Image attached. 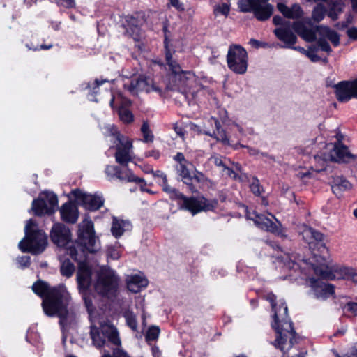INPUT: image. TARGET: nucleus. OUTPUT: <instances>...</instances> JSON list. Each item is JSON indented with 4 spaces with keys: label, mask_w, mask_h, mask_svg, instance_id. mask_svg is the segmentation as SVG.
Masks as SVG:
<instances>
[{
    "label": "nucleus",
    "mask_w": 357,
    "mask_h": 357,
    "mask_svg": "<svg viewBox=\"0 0 357 357\" xmlns=\"http://www.w3.org/2000/svg\"><path fill=\"white\" fill-rule=\"evenodd\" d=\"M316 31L321 36L327 38L335 47H337L340 45L339 34L335 31L330 29L328 26H317Z\"/></svg>",
    "instance_id": "nucleus-30"
},
{
    "label": "nucleus",
    "mask_w": 357,
    "mask_h": 357,
    "mask_svg": "<svg viewBox=\"0 0 357 357\" xmlns=\"http://www.w3.org/2000/svg\"><path fill=\"white\" fill-rule=\"evenodd\" d=\"M172 82L174 83V90L180 91L187 96L191 93V88L195 82L192 74L190 71H181L176 75H172Z\"/></svg>",
    "instance_id": "nucleus-18"
},
{
    "label": "nucleus",
    "mask_w": 357,
    "mask_h": 357,
    "mask_svg": "<svg viewBox=\"0 0 357 357\" xmlns=\"http://www.w3.org/2000/svg\"><path fill=\"white\" fill-rule=\"evenodd\" d=\"M109 132L110 135L116 139L114 143L118 142L115 146V160L122 167H127L128 163L132 160V141L128 137L121 135L117 128L114 126L109 128Z\"/></svg>",
    "instance_id": "nucleus-7"
},
{
    "label": "nucleus",
    "mask_w": 357,
    "mask_h": 357,
    "mask_svg": "<svg viewBox=\"0 0 357 357\" xmlns=\"http://www.w3.org/2000/svg\"><path fill=\"white\" fill-rule=\"evenodd\" d=\"M36 225L30 219L25 226V236L19 243V248L22 252L38 255L44 251L47 244V237L45 232L33 229Z\"/></svg>",
    "instance_id": "nucleus-5"
},
{
    "label": "nucleus",
    "mask_w": 357,
    "mask_h": 357,
    "mask_svg": "<svg viewBox=\"0 0 357 357\" xmlns=\"http://www.w3.org/2000/svg\"><path fill=\"white\" fill-rule=\"evenodd\" d=\"M313 159L315 162L313 167L314 171L320 172L326 169L327 160H329L328 155H324L323 158L319 155H314Z\"/></svg>",
    "instance_id": "nucleus-40"
},
{
    "label": "nucleus",
    "mask_w": 357,
    "mask_h": 357,
    "mask_svg": "<svg viewBox=\"0 0 357 357\" xmlns=\"http://www.w3.org/2000/svg\"><path fill=\"white\" fill-rule=\"evenodd\" d=\"M144 21V17L141 13H135L133 15H128L126 17L123 26L126 32L129 33L131 36H138L140 26Z\"/></svg>",
    "instance_id": "nucleus-23"
},
{
    "label": "nucleus",
    "mask_w": 357,
    "mask_h": 357,
    "mask_svg": "<svg viewBox=\"0 0 357 357\" xmlns=\"http://www.w3.org/2000/svg\"><path fill=\"white\" fill-rule=\"evenodd\" d=\"M347 36L352 40H357V28L351 27L347 31Z\"/></svg>",
    "instance_id": "nucleus-56"
},
{
    "label": "nucleus",
    "mask_w": 357,
    "mask_h": 357,
    "mask_svg": "<svg viewBox=\"0 0 357 357\" xmlns=\"http://www.w3.org/2000/svg\"><path fill=\"white\" fill-rule=\"evenodd\" d=\"M268 0H239L238 8L241 12H252L255 17L260 21L268 20L272 15L273 7L266 4Z\"/></svg>",
    "instance_id": "nucleus-11"
},
{
    "label": "nucleus",
    "mask_w": 357,
    "mask_h": 357,
    "mask_svg": "<svg viewBox=\"0 0 357 357\" xmlns=\"http://www.w3.org/2000/svg\"><path fill=\"white\" fill-rule=\"evenodd\" d=\"M285 266L295 271H299L304 275L310 274L312 271L323 279L334 280L335 272H340L343 274L349 273V268L346 267L339 268L337 265H330L328 259L321 255L313 254L307 259H300L292 255Z\"/></svg>",
    "instance_id": "nucleus-4"
},
{
    "label": "nucleus",
    "mask_w": 357,
    "mask_h": 357,
    "mask_svg": "<svg viewBox=\"0 0 357 357\" xmlns=\"http://www.w3.org/2000/svg\"><path fill=\"white\" fill-rule=\"evenodd\" d=\"M73 195L79 204L88 211H97L104 204L105 200L102 196L96 194H86L79 190H75L73 191Z\"/></svg>",
    "instance_id": "nucleus-15"
},
{
    "label": "nucleus",
    "mask_w": 357,
    "mask_h": 357,
    "mask_svg": "<svg viewBox=\"0 0 357 357\" xmlns=\"http://www.w3.org/2000/svg\"><path fill=\"white\" fill-rule=\"evenodd\" d=\"M145 158H150L152 157L155 160H158L160 157V153L158 150L153 149L147 151L144 153Z\"/></svg>",
    "instance_id": "nucleus-54"
},
{
    "label": "nucleus",
    "mask_w": 357,
    "mask_h": 357,
    "mask_svg": "<svg viewBox=\"0 0 357 357\" xmlns=\"http://www.w3.org/2000/svg\"><path fill=\"white\" fill-rule=\"evenodd\" d=\"M335 93L339 102H345L354 98L352 82L342 81L334 85Z\"/></svg>",
    "instance_id": "nucleus-22"
},
{
    "label": "nucleus",
    "mask_w": 357,
    "mask_h": 357,
    "mask_svg": "<svg viewBox=\"0 0 357 357\" xmlns=\"http://www.w3.org/2000/svg\"><path fill=\"white\" fill-rule=\"evenodd\" d=\"M294 32L299 35L307 42H313L317 39L316 28H309L303 22L296 21L293 22Z\"/></svg>",
    "instance_id": "nucleus-25"
},
{
    "label": "nucleus",
    "mask_w": 357,
    "mask_h": 357,
    "mask_svg": "<svg viewBox=\"0 0 357 357\" xmlns=\"http://www.w3.org/2000/svg\"><path fill=\"white\" fill-rule=\"evenodd\" d=\"M174 130L178 135H179L181 137H184L185 131L184 130V129L182 127L175 126Z\"/></svg>",
    "instance_id": "nucleus-61"
},
{
    "label": "nucleus",
    "mask_w": 357,
    "mask_h": 357,
    "mask_svg": "<svg viewBox=\"0 0 357 357\" xmlns=\"http://www.w3.org/2000/svg\"><path fill=\"white\" fill-rule=\"evenodd\" d=\"M216 199L208 200L204 197H186L185 196L179 208L190 211L192 215H195L202 211H213L218 206Z\"/></svg>",
    "instance_id": "nucleus-13"
},
{
    "label": "nucleus",
    "mask_w": 357,
    "mask_h": 357,
    "mask_svg": "<svg viewBox=\"0 0 357 357\" xmlns=\"http://www.w3.org/2000/svg\"><path fill=\"white\" fill-rule=\"evenodd\" d=\"M317 47L315 45H312L307 50L305 56H307L311 61L318 62L320 61L321 58L317 54Z\"/></svg>",
    "instance_id": "nucleus-46"
},
{
    "label": "nucleus",
    "mask_w": 357,
    "mask_h": 357,
    "mask_svg": "<svg viewBox=\"0 0 357 357\" xmlns=\"http://www.w3.org/2000/svg\"><path fill=\"white\" fill-rule=\"evenodd\" d=\"M304 234L307 237H310V241H308L309 244H311L314 242L321 243L323 242L324 236L320 231L310 227L304 231Z\"/></svg>",
    "instance_id": "nucleus-37"
},
{
    "label": "nucleus",
    "mask_w": 357,
    "mask_h": 357,
    "mask_svg": "<svg viewBox=\"0 0 357 357\" xmlns=\"http://www.w3.org/2000/svg\"><path fill=\"white\" fill-rule=\"evenodd\" d=\"M119 279L110 269L100 271L95 284L96 291L102 296H114L116 292Z\"/></svg>",
    "instance_id": "nucleus-8"
},
{
    "label": "nucleus",
    "mask_w": 357,
    "mask_h": 357,
    "mask_svg": "<svg viewBox=\"0 0 357 357\" xmlns=\"http://www.w3.org/2000/svg\"><path fill=\"white\" fill-rule=\"evenodd\" d=\"M250 190L251 191L257 196L261 195V185L259 184V181L257 178H255L253 179L252 183L250 184Z\"/></svg>",
    "instance_id": "nucleus-50"
},
{
    "label": "nucleus",
    "mask_w": 357,
    "mask_h": 357,
    "mask_svg": "<svg viewBox=\"0 0 357 357\" xmlns=\"http://www.w3.org/2000/svg\"><path fill=\"white\" fill-rule=\"evenodd\" d=\"M33 291L43 299L42 307L49 317L57 316L62 330L75 321V313L69 309L70 295L63 285L50 287L45 281L38 280L32 285Z\"/></svg>",
    "instance_id": "nucleus-2"
},
{
    "label": "nucleus",
    "mask_w": 357,
    "mask_h": 357,
    "mask_svg": "<svg viewBox=\"0 0 357 357\" xmlns=\"http://www.w3.org/2000/svg\"><path fill=\"white\" fill-rule=\"evenodd\" d=\"M258 215L259 213H257L255 211H246L245 217L247 219L252 220L255 223Z\"/></svg>",
    "instance_id": "nucleus-57"
},
{
    "label": "nucleus",
    "mask_w": 357,
    "mask_h": 357,
    "mask_svg": "<svg viewBox=\"0 0 357 357\" xmlns=\"http://www.w3.org/2000/svg\"><path fill=\"white\" fill-rule=\"evenodd\" d=\"M141 132L143 135V142L145 143L147 142H153L154 139V135L150 129L149 124L148 121H144L142 127H141Z\"/></svg>",
    "instance_id": "nucleus-42"
},
{
    "label": "nucleus",
    "mask_w": 357,
    "mask_h": 357,
    "mask_svg": "<svg viewBox=\"0 0 357 357\" xmlns=\"http://www.w3.org/2000/svg\"><path fill=\"white\" fill-rule=\"evenodd\" d=\"M230 5L227 3H222L213 6V14L215 17L222 15L227 17L230 13Z\"/></svg>",
    "instance_id": "nucleus-39"
},
{
    "label": "nucleus",
    "mask_w": 357,
    "mask_h": 357,
    "mask_svg": "<svg viewBox=\"0 0 357 357\" xmlns=\"http://www.w3.org/2000/svg\"><path fill=\"white\" fill-rule=\"evenodd\" d=\"M191 178L192 181L190 183L196 188V190L193 193H197L199 191V184L205 183L206 181V177L202 172L196 170L193 175H191Z\"/></svg>",
    "instance_id": "nucleus-41"
},
{
    "label": "nucleus",
    "mask_w": 357,
    "mask_h": 357,
    "mask_svg": "<svg viewBox=\"0 0 357 357\" xmlns=\"http://www.w3.org/2000/svg\"><path fill=\"white\" fill-rule=\"evenodd\" d=\"M273 23L277 26L273 33L276 38L284 44L283 47H292L297 40V37L294 32L293 22L284 20L281 16L275 15L273 18Z\"/></svg>",
    "instance_id": "nucleus-10"
},
{
    "label": "nucleus",
    "mask_w": 357,
    "mask_h": 357,
    "mask_svg": "<svg viewBox=\"0 0 357 357\" xmlns=\"http://www.w3.org/2000/svg\"><path fill=\"white\" fill-rule=\"evenodd\" d=\"M50 239L58 247H65L71 241V231L63 223H55L50 231Z\"/></svg>",
    "instance_id": "nucleus-16"
},
{
    "label": "nucleus",
    "mask_w": 357,
    "mask_h": 357,
    "mask_svg": "<svg viewBox=\"0 0 357 357\" xmlns=\"http://www.w3.org/2000/svg\"><path fill=\"white\" fill-rule=\"evenodd\" d=\"M344 4L341 1H333L329 6L328 10H326L327 15L333 20L338 19L339 15L342 13Z\"/></svg>",
    "instance_id": "nucleus-34"
},
{
    "label": "nucleus",
    "mask_w": 357,
    "mask_h": 357,
    "mask_svg": "<svg viewBox=\"0 0 357 357\" xmlns=\"http://www.w3.org/2000/svg\"><path fill=\"white\" fill-rule=\"evenodd\" d=\"M127 325L133 331H137V321L136 317L132 313H128L125 315Z\"/></svg>",
    "instance_id": "nucleus-47"
},
{
    "label": "nucleus",
    "mask_w": 357,
    "mask_h": 357,
    "mask_svg": "<svg viewBox=\"0 0 357 357\" xmlns=\"http://www.w3.org/2000/svg\"><path fill=\"white\" fill-rule=\"evenodd\" d=\"M129 226V222L114 218L111 227L112 234L116 238H119L123 234L126 227Z\"/></svg>",
    "instance_id": "nucleus-32"
},
{
    "label": "nucleus",
    "mask_w": 357,
    "mask_h": 357,
    "mask_svg": "<svg viewBox=\"0 0 357 357\" xmlns=\"http://www.w3.org/2000/svg\"><path fill=\"white\" fill-rule=\"evenodd\" d=\"M307 282L317 298L326 299L335 293V287L333 284L325 283L320 279L309 278Z\"/></svg>",
    "instance_id": "nucleus-19"
},
{
    "label": "nucleus",
    "mask_w": 357,
    "mask_h": 357,
    "mask_svg": "<svg viewBox=\"0 0 357 357\" xmlns=\"http://www.w3.org/2000/svg\"><path fill=\"white\" fill-rule=\"evenodd\" d=\"M140 84L141 91H145L146 93L155 91L158 93L160 96H162L163 95L162 89L156 85L154 83L153 79L150 77L140 76Z\"/></svg>",
    "instance_id": "nucleus-31"
},
{
    "label": "nucleus",
    "mask_w": 357,
    "mask_h": 357,
    "mask_svg": "<svg viewBox=\"0 0 357 357\" xmlns=\"http://www.w3.org/2000/svg\"><path fill=\"white\" fill-rule=\"evenodd\" d=\"M17 261L22 268H27L31 264V257L29 256H22L18 258Z\"/></svg>",
    "instance_id": "nucleus-52"
},
{
    "label": "nucleus",
    "mask_w": 357,
    "mask_h": 357,
    "mask_svg": "<svg viewBox=\"0 0 357 357\" xmlns=\"http://www.w3.org/2000/svg\"><path fill=\"white\" fill-rule=\"evenodd\" d=\"M126 283L129 291L137 293L148 285V280L143 275L135 274L128 277Z\"/></svg>",
    "instance_id": "nucleus-27"
},
{
    "label": "nucleus",
    "mask_w": 357,
    "mask_h": 357,
    "mask_svg": "<svg viewBox=\"0 0 357 357\" xmlns=\"http://www.w3.org/2000/svg\"><path fill=\"white\" fill-rule=\"evenodd\" d=\"M124 87L131 93L137 94L139 91H141L140 77L132 79L129 84L125 85Z\"/></svg>",
    "instance_id": "nucleus-44"
},
{
    "label": "nucleus",
    "mask_w": 357,
    "mask_h": 357,
    "mask_svg": "<svg viewBox=\"0 0 357 357\" xmlns=\"http://www.w3.org/2000/svg\"><path fill=\"white\" fill-rule=\"evenodd\" d=\"M248 53L240 45H231L227 55L228 68L236 74L245 73L248 68Z\"/></svg>",
    "instance_id": "nucleus-9"
},
{
    "label": "nucleus",
    "mask_w": 357,
    "mask_h": 357,
    "mask_svg": "<svg viewBox=\"0 0 357 357\" xmlns=\"http://www.w3.org/2000/svg\"><path fill=\"white\" fill-rule=\"evenodd\" d=\"M174 160L178 162L179 164H183V162H186L183 153L181 152H178L176 153V155L174 157Z\"/></svg>",
    "instance_id": "nucleus-58"
},
{
    "label": "nucleus",
    "mask_w": 357,
    "mask_h": 357,
    "mask_svg": "<svg viewBox=\"0 0 357 357\" xmlns=\"http://www.w3.org/2000/svg\"><path fill=\"white\" fill-rule=\"evenodd\" d=\"M266 300L270 302L273 312L271 327L277 333L273 343L275 347L282 351L284 345L289 342V348H291L298 342L299 337L296 333L293 322L288 315V307L284 300L277 301V296L273 292H268L265 296Z\"/></svg>",
    "instance_id": "nucleus-3"
},
{
    "label": "nucleus",
    "mask_w": 357,
    "mask_h": 357,
    "mask_svg": "<svg viewBox=\"0 0 357 357\" xmlns=\"http://www.w3.org/2000/svg\"><path fill=\"white\" fill-rule=\"evenodd\" d=\"M57 206V196L52 192L44 191L37 199H33L31 209L36 215L42 216L54 213Z\"/></svg>",
    "instance_id": "nucleus-12"
},
{
    "label": "nucleus",
    "mask_w": 357,
    "mask_h": 357,
    "mask_svg": "<svg viewBox=\"0 0 357 357\" xmlns=\"http://www.w3.org/2000/svg\"><path fill=\"white\" fill-rule=\"evenodd\" d=\"M169 39L167 36L165 37L164 40V47L165 61L167 65L169 66L170 70L172 73V75H176L177 73H180L181 71V67L179 63L174 59H173V54L175 52L174 50H172L169 47Z\"/></svg>",
    "instance_id": "nucleus-26"
},
{
    "label": "nucleus",
    "mask_w": 357,
    "mask_h": 357,
    "mask_svg": "<svg viewBox=\"0 0 357 357\" xmlns=\"http://www.w3.org/2000/svg\"><path fill=\"white\" fill-rule=\"evenodd\" d=\"M84 303H85L86 307H87L88 310H89L91 308L93 307L92 300L90 298L86 297V296H85L84 298Z\"/></svg>",
    "instance_id": "nucleus-62"
},
{
    "label": "nucleus",
    "mask_w": 357,
    "mask_h": 357,
    "mask_svg": "<svg viewBox=\"0 0 357 357\" xmlns=\"http://www.w3.org/2000/svg\"><path fill=\"white\" fill-rule=\"evenodd\" d=\"M213 162L217 166H221V167H223L224 168H225V167H226L224 165L222 160L220 158H219V157H214L213 158Z\"/></svg>",
    "instance_id": "nucleus-64"
},
{
    "label": "nucleus",
    "mask_w": 357,
    "mask_h": 357,
    "mask_svg": "<svg viewBox=\"0 0 357 357\" xmlns=\"http://www.w3.org/2000/svg\"><path fill=\"white\" fill-rule=\"evenodd\" d=\"M317 44L322 51L326 52L328 54L332 52V49L329 43L326 41L325 38H320L317 40Z\"/></svg>",
    "instance_id": "nucleus-48"
},
{
    "label": "nucleus",
    "mask_w": 357,
    "mask_h": 357,
    "mask_svg": "<svg viewBox=\"0 0 357 357\" xmlns=\"http://www.w3.org/2000/svg\"><path fill=\"white\" fill-rule=\"evenodd\" d=\"M347 310L352 313L354 316H357V303L349 302L347 304Z\"/></svg>",
    "instance_id": "nucleus-55"
},
{
    "label": "nucleus",
    "mask_w": 357,
    "mask_h": 357,
    "mask_svg": "<svg viewBox=\"0 0 357 357\" xmlns=\"http://www.w3.org/2000/svg\"><path fill=\"white\" fill-rule=\"evenodd\" d=\"M255 224L261 229L276 234L278 236H286L283 234V229L281 227V225L280 224V226H278L264 214L259 213Z\"/></svg>",
    "instance_id": "nucleus-21"
},
{
    "label": "nucleus",
    "mask_w": 357,
    "mask_h": 357,
    "mask_svg": "<svg viewBox=\"0 0 357 357\" xmlns=\"http://www.w3.org/2000/svg\"><path fill=\"white\" fill-rule=\"evenodd\" d=\"M109 82V81L107 79H96L93 83H89L86 88L89 89L91 95L96 96L99 92V86Z\"/></svg>",
    "instance_id": "nucleus-43"
},
{
    "label": "nucleus",
    "mask_w": 357,
    "mask_h": 357,
    "mask_svg": "<svg viewBox=\"0 0 357 357\" xmlns=\"http://www.w3.org/2000/svg\"><path fill=\"white\" fill-rule=\"evenodd\" d=\"M89 333L93 345L98 349L105 346L106 340L118 347L121 344L119 332L112 325L103 324L98 327L92 324L90 326Z\"/></svg>",
    "instance_id": "nucleus-6"
},
{
    "label": "nucleus",
    "mask_w": 357,
    "mask_h": 357,
    "mask_svg": "<svg viewBox=\"0 0 357 357\" xmlns=\"http://www.w3.org/2000/svg\"><path fill=\"white\" fill-rule=\"evenodd\" d=\"M162 186L163 191L165 192L166 193H167L168 195H170L173 192V190H175L174 188L171 187L168 184L167 181L165 183L162 182Z\"/></svg>",
    "instance_id": "nucleus-59"
},
{
    "label": "nucleus",
    "mask_w": 357,
    "mask_h": 357,
    "mask_svg": "<svg viewBox=\"0 0 357 357\" xmlns=\"http://www.w3.org/2000/svg\"><path fill=\"white\" fill-rule=\"evenodd\" d=\"M109 255L113 259H117L119 258V252L114 250L112 249L109 251Z\"/></svg>",
    "instance_id": "nucleus-63"
},
{
    "label": "nucleus",
    "mask_w": 357,
    "mask_h": 357,
    "mask_svg": "<svg viewBox=\"0 0 357 357\" xmlns=\"http://www.w3.org/2000/svg\"><path fill=\"white\" fill-rule=\"evenodd\" d=\"M100 248L93 222L86 218L78 225L77 239L67 250L70 257L78 264L77 281L78 287L82 291L89 289L92 280V271L87 262V254L95 253Z\"/></svg>",
    "instance_id": "nucleus-1"
},
{
    "label": "nucleus",
    "mask_w": 357,
    "mask_h": 357,
    "mask_svg": "<svg viewBox=\"0 0 357 357\" xmlns=\"http://www.w3.org/2000/svg\"><path fill=\"white\" fill-rule=\"evenodd\" d=\"M277 8L287 19L298 20L303 15V10L298 3H294L289 7L285 3L280 2L277 3Z\"/></svg>",
    "instance_id": "nucleus-24"
},
{
    "label": "nucleus",
    "mask_w": 357,
    "mask_h": 357,
    "mask_svg": "<svg viewBox=\"0 0 357 357\" xmlns=\"http://www.w3.org/2000/svg\"><path fill=\"white\" fill-rule=\"evenodd\" d=\"M145 172L152 173L155 178H160L163 183H165L167 180V175L160 170L153 171V169H151V171H145Z\"/></svg>",
    "instance_id": "nucleus-53"
},
{
    "label": "nucleus",
    "mask_w": 357,
    "mask_h": 357,
    "mask_svg": "<svg viewBox=\"0 0 357 357\" xmlns=\"http://www.w3.org/2000/svg\"><path fill=\"white\" fill-rule=\"evenodd\" d=\"M171 6L174 7L178 11L183 12L185 10L183 3L179 0H170L169 3H167V7L170 8Z\"/></svg>",
    "instance_id": "nucleus-51"
},
{
    "label": "nucleus",
    "mask_w": 357,
    "mask_h": 357,
    "mask_svg": "<svg viewBox=\"0 0 357 357\" xmlns=\"http://www.w3.org/2000/svg\"><path fill=\"white\" fill-rule=\"evenodd\" d=\"M75 271V265L69 259L61 261L60 273L62 276L69 278L74 274Z\"/></svg>",
    "instance_id": "nucleus-35"
},
{
    "label": "nucleus",
    "mask_w": 357,
    "mask_h": 357,
    "mask_svg": "<svg viewBox=\"0 0 357 357\" xmlns=\"http://www.w3.org/2000/svg\"><path fill=\"white\" fill-rule=\"evenodd\" d=\"M224 169L227 170V174L229 177H231L234 179H236L238 177V174L236 172H235L231 168L225 167Z\"/></svg>",
    "instance_id": "nucleus-60"
},
{
    "label": "nucleus",
    "mask_w": 357,
    "mask_h": 357,
    "mask_svg": "<svg viewBox=\"0 0 357 357\" xmlns=\"http://www.w3.org/2000/svg\"><path fill=\"white\" fill-rule=\"evenodd\" d=\"M105 174L110 178H116L122 182L126 183H144L145 180L135 175L133 172L129 168L122 169L119 166L107 165L105 170Z\"/></svg>",
    "instance_id": "nucleus-14"
},
{
    "label": "nucleus",
    "mask_w": 357,
    "mask_h": 357,
    "mask_svg": "<svg viewBox=\"0 0 357 357\" xmlns=\"http://www.w3.org/2000/svg\"><path fill=\"white\" fill-rule=\"evenodd\" d=\"M328 159L337 162H354L357 164V155L351 154L347 146L340 142L335 143L333 149L329 153Z\"/></svg>",
    "instance_id": "nucleus-17"
},
{
    "label": "nucleus",
    "mask_w": 357,
    "mask_h": 357,
    "mask_svg": "<svg viewBox=\"0 0 357 357\" xmlns=\"http://www.w3.org/2000/svg\"><path fill=\"white\" fill-rule=\"evenodd\" d=\"M169 196L171 199L177 201L178 205L180 206L181 202H182L185 195L175 188V190H173V192L169 195Z\"/></svg>",
    "instance_id": "nucleus-49"
},
{
    "label": "nucleus",
    "mask_w": 357,
    "mask_h": 357,
    "mask_svg": "<svg viewBox=\"0 0 357 357\" xmlns=\"http://www.w3.org/2000/svg\"><path fill=\"white\" fill-rule=\"evenodd\" d=\"M176 173L181 181L186 185L190 192H194L196 188L190 183L192 181L191 174L185 164H179L176 167Z\"/></svg>",
    "instance_id": "nucleus-29"
},
{
    "label": "nucleus",
    "mask_w": 357,
    "mask_h": 357,
    "mask_svg": "<svg viewBox=\"0 0 357 357\" xmlns=\"http://www.w3.org/2000/svg\"><path fill=\"white\" fill-rule=\"evenodd\" d=\"M211 121L214 122L216 131H213V132H211L210 131H204V134L215 139L217 141L221 142L224 145H230L226 132L221 128V124L218 119L211 118Z\"/></svg>",
    "instance_id": "nucleus-28"
},
{
    "label": "nucleus",
    "mask_w": 357,
    "mask_h": 357,
    "mask_svg": "<svg viewBox=\"0 0 357 357\" xmlns=\"http://www.w3.org/2000/svg\"><path fill=\"white\" fill-rule=\"evenodd\" d=\"M326 15H327V13L324 5L322 3H318L312 10V20L314 22L319 23L324 20Z\"/></svg>",
    "instance_id": "nucleus-36"
},
{
    "label": "nucleus",
    "mask_w": 357,
    "mask_h": 357,
    "mask_svg": "<svg viewBox=\"0 0 357 357\" xmlns=\"http://www.w3.org/2000/svg\"><path fill=\"white\" fill-rule=\"evenodd\" d=\"M118 114L120 120L123 123L129 124L134 121V115L132 112L124 107H120L119 108Z\"/></svg>",
    "instance_id": "nucleus-38"
},
{
    "label": "nucleus",
    "mask_w": 357,
    "mask_h": 357,
    "mask_svg": "<svg viewBox=\"0 0 357 357\" xmlns=\"http://www.w3.org/2000/svg\"><path fill=\"white\" fill-rule=\"evenodd\" d=\"M332 190L334 193H339L351 188V184L343 176H335L333 179Z\"/></svg>",
    "instance_id": "nucleus-33"
},
{
    "label": "nucleus",
    "mask_w": 357,
    "mask_h": 357,
    "mask_svg": "<svg viewBox=\"0 0 357 357\" xmlns=\"http://www.w3.org/2000/svg\"><path fill=\"white\" fill-rule=\"evenodd\" d=\"M160 334V329L157 326H151L149 328L146 334V340L147 341H154L156 340Z\"/></svg>",
    "instance_id": "nucleus-45"
},
{
    "label": "nucleus",
    "mask_w": 357,
    "mask_h": 357,
    "mask_svg": "<svg viewBox=\"0 0 357 357\" xmlns=\"http://www.w3.org/2000/svg\"><path fill=\"white\" fill-rule=\"evenodd\" d=\"M61 219L69 224H75L79 218V211L77 205L68 201L64 203L59 209Z\"/></svg>",
    "instance_id": "nucleus-20"
}]
</instances>
